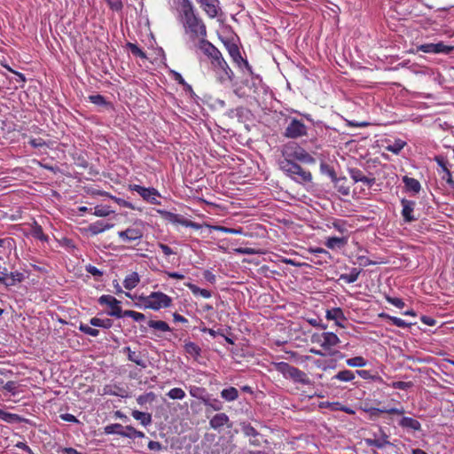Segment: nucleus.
<instances>
[{
    "instance_id": "obj_64",
    "label": "nucleus",
    "mask_w": 454,
    "mask_h": 454,
    "mask_svg": "<svg viewBox=\"0 0 454 454\" xmlns=\"http://www.w3.org/2000/svg\"><path fill=\"white\" fill-rule=\"evenodd\" d=\"M59 417L62 420L67 421V422L79 423V420L76 419V417L70 413H63V414H60Z\"/></svg>"
},
{
    "instance_id": "obj_29",
    "label": "nucleus",
    "mask_w": 454,
    "mask_h": 454,
    "mask_svg": "<svg viewBox=\"0 0 454 454\" xmlns=\"http://www.w3.org/2000/svg\"><path fill=\"white\" fill-rule=\"evenodd\" d=\"M131 415L135 419L139 420L144 427H147L152 423V415L148 412L135 410Z\"/></svg>"
},
{
    "instance_id": "obj_5",
    "label": "nucleus",
    "mask_w": 454,
    "mask_h": 454,
    "mask_svg": "<svg viewBox=\"0 0 454 454\" xmlns=\"http://www.w3.org/2000/svg\"><path fill=\"white\" fill-rule=\"evenodd\" d=\"M140 302L145 309L158 311L169 308L172 305V298L162 292H152L149 295L139 297Z\"/></svg>"
},
{
    "instance_id": "obj_33",
    "label": "nucleus",
    "mask_w": 454,
    "mask_h": 454,
    "mask_svg": "<svg viewBox=\"0 0 454 454\" xmlns=\"http://www.w3.org/2000/svg\"><path fill=\"white\" fill-rule=\"evenodd\" d=\"M356 378L355 372L350 370L340 371L337 374L333 377V380H337L343 382H350Z\"/></svg>"
},
{
    "instance_id": "obj_23",
    "label": "nucleus",
    "mask_w": 454,
    "mask_h": 454,
    "mask_svg": "<svg viewBox=\"0 0 454 454\" xmlns=\"http://www.w3.org/2000/svg\"><path fill=\"white\" fill-rule=\"evenodd\" d=\"M230 421L229 417L223 413H216L210 420L209 425L215 430H220Z\"/></svg>"
},
{
    "instance_id": "obj_59",
    "label": "nucleus",
    "mask_w": 454,
    "mask_h": 454,
    "mask_svg": "<svg viewBox=\"0 0 454 454\" xmlns=\"http://www.w3.org/2000/svg\"><path fill=\"white\" fill-rule=\"evenodd\" d=\"M412 386V382L411 381H394L392 383V387L405 390Z\"/></svg>"
},
{
    "instance_id": "obj_63",
    "label": "nucleus",
    "mask_w": 454,
    "mask_h": 454,
    "mask_svg": "<svg viewBox=\"0 0 454 454\" xmlns=\"http://www.w3.org/2000/svg\"><path fill=\"white\" fill-rule=\"evenodd\" d=\"M29 145L34 148L43 147L46 145L45 141L43 138H31L29 140Z\"/></svg>"
},
{
    "instance_id": "obj_12",
    "label": "nucleus",
    "mask_w": 454,
    "mask_h": 454,
    "mask_svg": "<svg viewBox=\"0 0 454 454\" xmlns=\"http://www.w3.org/2000/svg\"><path fill=\"white\" fill-rule=\"evenodd\" d=\"M98 303L110 307L111 310L107 312L109 316L117 318L122 317L123 311L120 306L121 301H118L115 297L109 294H103L98 298Z\"/></svg>"
},
{
    "instance_id": "obj_61",
    "label": "nucleus",
    "mask_w": 454,
    "mask_h": 454,
    "mask_svg": "<svg viewBox=\"0 0 454 454\" xmlns=\"http://www.w3.org/2000/svg\"><path fill=\"white\" fill-rule=\"evenodd\" d=\"M171 74H172V77L173 79L178 83V84H181L183 86H187L189 89H191V86L189 84L186 83L185 80L184 79V77L181 75V74H179L178 72L176 71H171Z\"/></svg>"
},
{
    "instance_id": "obj_45",
    "label": "nucleus",
    "mask_w": 454,
    "mask_h": 454,
    "mask_svg": "<svg viewBox=\"0 0 454 454\" xmlns=\"http://www.w3.org/2000/svg\"><path fill=\"white\" fill-rule=\"evenodd\" d=\"M242 431L245 434V435L248 436L249 438L261 437V434H259L257 430L250 424H244L242 426Z\"/></svg>"
},
{
    "instance_id": "obj_41",
    "label": "nucleus",
    "mask_w": 454,
    "mask_h": 454,
    "mask_svg": "<svg viewBox=\"0 0 454 454\" xmlns=\"http://www.w3.org/2000/svg\"><path fill=\"white\" fill-rule=\"evenodd\" d=\"M90 325L95 327L110 328L113 322L109 318L102 319L98 317H92L90 321Z\"/></svg>"
},
{
    "instance_id": "obj_32",
    "label": "nucleus",
    "mask_w": 454,
    "mask_h": 454,
    "mask_svg": "<svg viewBox=\"0 0 454 454\" xmlns=\"http://www.w3.org/2000/svg\"><path fill=\"white\" fill-rule=\"evenodd\" d=\"M360 273H361V270H359L357 268H352L350 270L349 273L341 274L340 276V279L343 280L345 283L351 284V283L356 282L358 279Z\"/></svg>"
},
{
    "instance_id": "obj_19",
    "label": "nucleus",
    "mask_w": 454,
    "mask_h": 454,
    "mask_svg": "<svg viewBox=\"0 0 454 454\" xmlns=\"http://www.w3.org/2000/svg\"><path fill=\"white\" fill-rule=\"evenodd\" d=\"M123 352L127 354L128 359L137 365L141 367V369H145L147 367L146 361L143 359V356L139 351H133L129 347H125L123 348Z\"/></svg>"
},
{
    "instance_id": "obj_9",
    "label": "nucleus",
    "mask_w": 454,
    "mask_h": 454,
    "mask_svg": "<svg viewBox=\"0 0 454 454\" xmlns=\"http://www.w3.org/2000/svg\"><path fill=\"white\" fill-rule=\"evenodd\" d=\"M308 134V127L305 123L296 118H290V121L285 129L284 136L288 138L296 139Z\"/></svg>"
},
{
    "instance_id": "obj_57",
    "label": "nucleus",
    "mask_w": 454,
    "mask_h": 454,
    "mask_svg": "<svg viewBox=\"0 0 454 454\" xmlns=\"http://www.w3.org/2000/svg\"><path fill=\"white\" fill-rule=\"evenodd\" d=\"M106 2L113 11L119 12L123 7L121 0H106Z\"/></svg>"
},
{
    "instance_id": "obj_16",
    "label": "nucleus",
    "mask_w": 454,
    "mask_h": 454,
    "mask_svg": "<svg viewBox=\"0 0 454 454\" xmlns=\"http://www.w3.org/2000/svg\"><path fill=\"white\" fill-rule=\"evenodd\" d=\"M348 173L355 183L361 182L369 188H371L376 182L375 177L366 176L361 169L356 168H350Z\"/></svg>"
},
{
    "instance_id": "obj_51",
    "label": "nucleus",
    "mask_w": 454,
    "mask_h": 454,
    "mask_svg": "<svg viewBox=\"0 0 454 454\" xmlns=\"http://www.w3.org/2000/svg\"><path fill=\"white\" fill-rule=\"evenodd\" d=\"M4 421L7 422V423H20V422H22L24 421V419L21 418L20 415L18 414H15V413H10V412H5V416L4 418Z\"/></svg>"
},
{
    "instance_id": "obj_44",
    "label": "nucleus",
    "mask_w": 454,
    "mask_h": 454,
    "mask_svg": "<svg viewBox=\"0 0 454 454\" xmlns=\"http://www.w3.org/2000/svg\"><path fill=\"white\" fill-rule=\"evenodd\" d=\"M126 45L134 56L139 57L140 59H143L147 58L145 52L141 48H139L137 44H135L133 43H127Z\"/></svg>"
},
{
    "instance_id": "obj_21",
    "label": "nucleus",
    "mask_w": 454,
    "mask_h": 454,
    "mask_svg": "<svg viewBox=\"0 0 454 454\" xmlns=\"http://www.w3.org/2000/svg\"><path fill=\"white\" fill-rule=\"evenodd\" d=\"M398 425L403 429L411 430L413 432L421 431L420 422L411 417H403L399 420Z\"/></svg>"
},
{
    "instance_id": "obj_11",
    "label": "nucleus",
    "mask_w": 454,
    "mask_h": 454,
    "mask_svg": "<svg viewBox=\"0 0 454 454\" xmlns=\"http://www.w3.org/2000/svg\"><path fill=\"white\" fill-rule=\"evenodd\" d=\"M373 438L364 439L365 444L368 447H375L377 449H384L386 446L391 445L389 435L385 430L380 427L378 433L372 434Z\"/></svg>"
},
{
    "instance_id": "obj_47",
    "label": "nucleus",
    "mask_w": 454,
    "mask_h": 454,
    "mask_svg": "<svg viewBox=\"0 0 454 454\" xmlns=\"http://www.w3.org/2000/svg\"><path fill=\"white\" fill-rule=\"evenodd\" d=\"M131 317L137 322L143 321L145 319V316L143 313L135 310H124L122 313V317Z\"/></svg>"
},
{
    "instance_id": "obj_58",
    "label": "nucleus",
    "mask_w": 454,
    "mask_h": 454,
    "mask_svg": "<svg viewBox=\"0 0 454 454\" xmlns=\"http://www.w3.org/2000/svg\"><path fill=\"white\" fill-rule=\"evenodd\" d=\"M391 323L394 325H395L397 327H401V328H407V327H410L412 325L411 323H407L404 320H403L402 318H399L396 317H394V318L391 319Z\"/></svg>"
},
{
    "instance_id": "obj_49",
    "label": "nucleus",
    "mask_w": 454,
    "mask_h": 454,
    "mask_svg": "<svg viewBox=\"0 0 454 454\" xmlns=\"http://www.w3.org/2000/svg\"><path fill=\"white\" fill-rule=\"evenodd\" d=\"M123 429H124V427H122V425L115 423V424H111V425L106 426L104 428V432L106 434H118V432H122Z\"/></svg>"
},
{
    "instance_id": "obj_20",
    "label": "nucleus",
    "mask_w": 454,
    "mask_h": 454,
    "mask_svg": "<svg viewBox=\"0 0 454 454\" xmlns=\"http://www.w3.org/2000/svg\"><path fill=\"white\" fill-rule=\"evenodd\" d=\"M348 241V236L342 237H329L325 241V245L327 248L334 250L340 249L346 247Z\"/></svg>"
},
{
    "instance_id": "obj_14",
    "label": "nucleus",
    "mask_w": 454,
    "mask_h": 454,
    "mask_svg": "<svg viewBox=\"0 0 454 454\" xmlns=\"http://www.w3.org/2000/svg\"><path fill=\"white\" fill-rule=\"evenodd\" d=\"M196 2L210 19L217 17L221 11L219 0H196Z\"/></svg>"
},
{
    "instance_id": "obj_39",
    "label": "nucleus",
    "mask_w": 454,
    "mask_h": 454,
    "mask_svg": "<svg viewBox=\"0 0 454 454\" xmlns=\"http://www.w3.org/2000/svg\"><path fill=\"white\" fill-rule=\"evenodd\" d=\"M31 234L34 238L42 241H46L48 239V237L43 233L42 226L36 222H35L32 226Z\"/></svg>"
},
{
    "instance_id": "obj_24",
    "label": "nucleus",
    "mask_w": 454,
    "mask_h": 454,
    "mask_svg": "<svg viewBox=\"0 0 454 454\" xmlns=\"http://www.w3.org/2000/svg\"><path fill=\"white\" fill-rule=\"evenodd\" d=\"M158 213L164 220L175 224L183 225V222H184L185 220V218L183 215L167 210L160 209L158 210Z\"/></svg>"
},
{
    "instance_id": "obj_22",
    "label": "nucleus",
    "mask_w": 454,
    "mask_h": 454,
    "mask_svg": "<svg viewBox=\"0 0 454 454\" xmlns=\"http://www.w3.org/2000/svg\"><path fill=\"white\" fill-rule=\"evenodd\" d=\"M366 411L370 414L371 417H377L380 413L403 415L405 412V411L403 407L389 408V409L371 407V408L367 409Z\"/></svg>"
},
{
    "instance_id": "obj_28",
    "label": "nucleus",
    "mask_w": 454,
    "mask_h": 454,
    "mask_svg": "<svg viewBox=\"0 0 454 454\" xmlns=\"http://www.w3.org/2000/svg\"><path fill=\"white\" fill-rule=\"evenodd\" d=\"M140 282V278L137 272H131L127 275L123 280V286L127 290H132Z\"/></svg>"
},
{
    "instance_id": "obj_48",
    "label": "nucleus",
    "mask_w": 454,
    "mask_h": 454,
    "mask_svg": "<svg viewBox=\"0 0 454 454\" xmlns=\"http://www.w3.org/2000/svg\"><path fill=\"white\" fill-rule=\"evenodd\" d=\"M311 254H315L316 256L323 255L322 257L325 259V262H326V259H332L331 254L322 247H316V248H309V250Z\"/></svg>"
},
{
    "instance_id": "obj_60",
    "label": "nucleus",
    "mask_w": 454,
    "mask_h": 454,
    "mask_svg": "<svg viewBox=\"0 0 454 454\" xmlns=\"http://www.w3.org/2000/svg\"><path fill=\"white\" fill-rule=\"evenodd\" d=\"M85 270L94 277H102L103 276V272L99 269H98L96 266L91 265V264L87 265L85 267Z\"/></svg>"
},
{
    "instance_id": "obj_3",
    "label": "nucleus",
    "mask_w": 454,
    "mask_h": 454,
    "mask_svg": "<svg viewBox=\"0 0 454 454\" xmlns=\"http://www.w3.org/2000/svg\"><path fill=\"white\" fill-rule=\"evenodd\" d=\"M274 370L283 375L285 379L291 380L294 383L301 385H312V380L308 374L297 367H294L286 362H273L271 363Z\"/></svg>"
},
{
    "instance_id": "obj_4",
    "label": "nucleus",
    "mask_w": 454,
    "mask_h": 454,
    "mask_svg": "<svg viewBox=\"0 0 454 454\" xmlns=\"http://www.w3.org/2000/svg\"><path fill=\"white\" fill-rule=\"evenodd\" d=\"M280 168L294 181L299 184L310 183L312 174L289 159H283L279 161Z\"/></svg>"
},
{
    "instance_id": "obj_35",
    "label": "nucleus",
    "mask_w": 454,
    "mask_h": 454,
    "mask_svg": "<svg viewBox=\"0 0 454 454\" xmlns=\"http://www.w3.org/2000/svg\"><path fill=\"white\" fill-rule=\"evenodd\" d=\"M333 228H334L340 234H345L348 232V228L350 225L347 223V221L343 219H335L332 223Z\"/></svg>"
},
{
    "instance_id": "obj_46",
    "label": "nucleus",
    "mask_w": 454,
    "mask_h": 454,
    "mask_svg": "<svg viewBox=\"0 0 454 454\" xmlns=\"http://www.w3.org/2000/svg\"><path fill=\"white\" fill-rule=\"evenodd\" d=\"M155 399V394L153 392H148L144 395H140L137 398V402L139 405H144L146 403H152Z\"/></svg>"
},
{
    "instance_id": "obj_1",
    "label": "nucleus",
    "mask_w": 454,
    "mask_h": 454,
    "mask_svg": "<svg viewBox=\"0 0 454 454\" xmlns=\"http://www.w3.org/2000/svg\"><path fill=\"white\" fill-rule=\"evenodd\" d=\"M179 20L184 33L192 41L203 40L207 37V27L202 18L190 0H182L180 4Z\"/></svg>"
},
{
    "instance_id": "obj_40",
    "label": "nucleus",
    "mask_w": 454,
    "mask_h": 454,
    "mask_svg": "<svg viewBox=\"0 0 454 454\" xmlns=\"http://www.w3.org/2000/svg\"><path fill=\"white\" fill-rule=\"evenodd\" d=\"M406 145V142L402 139H396L392 144L387 146V150L395 154H398L403 147Z\"/></svg>"
},
{
    "instance_id": "obj_26",
    "label": "nucleus",
    "mask_w": 454,
    "mask_h": 454,
    "mask_svg": "<svg viewBox=\"0 0 454 454\" xmlns=\"http://www.w3.org/2000/svg\"><path fill=\"white\" fill-rule=\"evenodd\" d=\"M403 182L407 191L412 192L413 193L419 192V191L421 189V185H420V183L417 179L404 176L403 177Z\"/></svg>"
},
{
    "instance_id": "obj_36",
    "label": "nucleus",
    "mask_w": 454,
    "mask_h": 454,
    "mask_svg": "<svg viewBox=\"0 0 454 454\" xmlns=\"http://www.w3.org/2000/svg\"><path fill=\"white\" fill-rule=\"evenodd\" d=\"M189 393H190V395L192 397H195L197 399L201 400L202 403H204V400L207 399L205 397V395H206V389L204 387H198V386H190L189 387Z\"/></svg>"
},
{
    "instance_id": "obj_56",
    "label": "nucleus",
    "mask_w": 454,
    "mask_h": 454,
    "mask_svg": "<svg viewBox=\"0 0 454 454\" xmlns=\"http://www.w3.org/2000/svg\"><path fill=\"white\" fill-rule=\"evenodd\" d=\"M89 99L91 103L98 105V106H104L106 104V100L105 97H103L102 95H99V94L90 95L89 97Z\"/></svg>"
},
{
    "instance_id": "obj_31",
    "label": "nucleus",
    "mask_w": 454,
    "mask_h": 454,
    "mask_svg": "<svg viewBox=\"0 0 454 454\" xmlns=\"http://www.w3.org/2000/svg\"><path fill=\"white\" fill-rule=\"evenodd\" d=\"M220 395L227 402H233L239 398V391L234 387L223 389Z\"/></svg>"
},
{
    "instance_id": "obj_42",
    "label": "nucleus",
    "mask_w": 454,
    "mask_h": 454,
    "mask_svg": "<svg viewBox=\"0 0 454 454\" xmlns=\"http://www.w3.org/2000/svg\"><path fill=\"white\" fill-rule=\"evenodd\" d=\"M185 392L180 387L171 388L168 393L167 396L172 400H182L185 397Z\"/></svg>"
},
{
    "instance_id": "obj_25",
    "label": "nucleus",
    "mask_w": 454,
    "mask_h": 454,
    "mask_svg": "<svg viewBox=\"0 0 454 454\" xmlns=\"http://www.w3.org/2000/svg\"><path fill=\"white\" fill-rule=\"evenodd\" d=\"M435 161L442 168L444 173L442 179L445 180L454 189V181L452 179L451 172L447 166V162L442 157H436Z\"/></svg>"
},
{
    "instance_id": "obj_55",
    "label": "nucleus",
    "mask_w": 454,
    "mask_h": 454,
    "mask_svg": "<svg viewBox=\"0 0 454 454\" xmlns=\"http://www.w3.org/2000/svg\"><path fill=\"white\" fill-rule=\"evenodd\" d=\"M214 229H215L221 232L227 233V234H241L242 233L241 228L233 229V228L225 227V226H215Z\"/></svg>"
},
{
    "instance_id": "obj_8",
    "label": "nucleus",
    "mask_w": 454,
    "mask_h": 454,
    "mask_svg": "<svg viewBox=\"0 0 454 454\" xmlns=\"http://www.w3.org/2000/svg\"><path fill=\"white\" fill-rule=\"evenodd\" d=\"M284 159L297 160L304 163L313 164L315 159L296 143H288L282 149Z\"/></svg>"
},
{
    "instance_id": "obj_6",
    "label": "nucleus",
    "mask_w": 454,
    "mask_h": 454,
    "mask_svg": "<svg viewBox=\"0 0 454 454\" xmlns=\"http://www.w3.org/2000/svg\"><path fill=\"white\" fill-rule=\"evenodd\" d=\"M121 242L127 245H138L144 236V223L142 221H136L123 231L117 232Z\"/></svg>"
},
{
    "instance_id": "obj_13",
    "label": "nucleus",
    "mask_w": 454,
    "mask_h": 454,
    "mask_svg": "<svg viewBox=\"0 0 454 454\" xmlns=\"http://www.w3.org/2000/svg\"><path fill=\"white\" fill-rule=\"evenodd\" d=\"M129 190L137 192L145 200L152 204H160L157 200V197L160 196V193L155 188H146L138 184H130Z\"/></svg>"
},
{
    "instance_id": "obj_52",
    "label": "nucleus",
    "mask_w": 454,
    "mask_h": 454,
    "mask_svg": "<svg viewBox=\"0 0 454 454\" xmlns=\"http://www.w3.org/2000/svg\"><path fill=\"white\" fill-rule=\"evenodd\" d=\"M386 301L388 303L395 306L398 309H403L405 305L404 301L401 298H397V297H392V296L387 295Z\"/></svg>"
},
{
    "instance_id": "obj_53",
    "label": "nucleus",
    "mask_w": 454,
    "mask_h": 454,
    "mask_svg": "<svg viewBox=\"0 0 454 454\" xmlns=\"http://www.w3.org/2000/svg\"><path fill=\"white\" fill-rule=\"evenodd\" d=\"M3 388L6 390L7 392L11 393L12 395H16L18 393V387L17 383L13 380L7 381L4 386Z\"/></svg>"
},
{
    "instance_id": "obj_37",
    "label": "nucleus",
    "mask_w": 454,
    "mask_h": 454,
    "mask_svg": "<svg viewBox=\"0 0 454 454\" xmlns=\"http://www.w3.org/2000/svg\"><path fill=\"white\" fill-rule=\"evenodd\" d=\"M148 326L151 328H153L155 330H159L160 332H170L171 331V328L169 327L168 323H166L165 321H162V320H149Z\"/></svg>"
},
{
    "instance_id": "obj_15",
    "label": "nucleus",
    "mask_w": 454,
    "mask_h": 454,
    "mask_svg": "<svg viewBox=\"0 0 454 454\" xmlns=\"http://www.w3.org/2000/svg\"><path fill=\"white\" fill-rule=\"evenodd\" d=\"M418 51L425 53H450L453 47L444 44L442 42L437 43H424L417 46Z\"/></svg>"
},
{
    "instance_id": "obj_43",
    "label": "nucleus",
    "mask_w": 454,
    "mask_h": 454,
    "mask_svg": "<svg viewBox=\"0 0 454 454\" xmlns=\"http://www.w3.org/2000/svg\"><path fill=\"white\" fill-rule=\"evenodd\" d=\"M346 364L350 367H364L367 364V361L363 356H355L347 359Z\"/></svg>"
},
{
    "instance_id": "obj_30",
    "label": "nucleus",
    "mask_w": 454,
    "mask_h": 454,
    "mask_svg": "<svg viewBox=\"0 0 454 454\" xmlns=\"http://www.w3.org/2000/svg\"><path fill=\"white\" fill-rule=\"evenodd\" d=\"M113 227V224L104 223L102 221H97L89 226V231L93 235H98Z\"/></svg>"
},
{
    "instance_id": "obj_2",
    "label": "nucleus",
    "mask_w": 454,
    "mask_h": 454,
    "mask_svg": "<svg viewBox=\"0 0 454 454\" xmlns=\"http://www.w3.org/2000/svg\"><path fill=\"white\" fill-rule=\"evenodd\" d=\"M198 48L210 60L211 67L221 82H231L234 74L221 51L208 40H200Z\"/></svg>"
},
{
    "instance_id": "obj_50",
    "label": "nucleus",
    "mask_w": 454,
    "mask_h": 454,
    "mask_svg": "<svg viewBox=\"0 0 454 454\" xmlns=\"http://www.w3.org/2000/svg\"><path fill=\"white\" fill-rule=\"evenodd\" d=\"M79 330L85 334H88L92 337H97L99 334V331L96 328H92L87 325L81 324L79 326Z\"/></svg>"
},
{
    "instance_id": "obj_62",
    "label": "nucleus",
    "mask_w": 454,
    "mask_h": 454,
    "mask_svg": "<svg viewBox=\"0 0 454 454\" xmlns=\"http://www.w3.org/2000/svg\"><path fill=\"white\" fill-rule=\"evenodd\" d=\"M93 214L96 216L105 217L110 214V210L105 207H96Z\"/></svg>"
},
{
    "instance_id": "obj_38",
    "label": "nucleus",
    "mask_w": 454,
    "mask_h": 454,
    "mask_svg": "<svg viewBox=\"0 0 454 454\" xmlns=\"http://www.w3.org/2000/svg\"><path fill=\"white\" fill-rule=\"evenodd\" d=\"M184 351L192 357H198L200 355V348L194 342H186L184 346Z\"/></svg>"
},
{
    "instance_id": "obj_27",
    "label": "nucleus",
    "mask_w": 454,
    "mask_h": 454,
    "mask_svg": "<svg viewBox=\"0 0 454 454\" xmlns=\"http://www.w3.org/2000/svg\"><path fill=\"white\" fill-rule=\"evenodd\" d=\"M118 434L130 439L145 437V434L143 432L137 430L132 426H126L122 432H118Z\"/></svg>"
},
{
    "instance_id": "obj_17",
    "label": "nucleus",
    "mask_w": 454,
    "mask_h": 454,
    "mask_svg": "<svg viewBox=\"0 0 454 454\" xmlns=\"http://www.w3.org/2000/svg\"><path fill=\"white\" fill-rule=\"evenodd\" d=\"M401 204L403 207L402 209V216L405 223H411L416 221L418 218L414 216L413 211L415 207V201L409 200L406 199H403L401 200Z\"/></svg>"
},
{
    "instance_id": "obj_54",
    "label": "nucleus",
    "mask_w": 454,
    "mask_h": 454,
    "mask_svg": "<svg viewBox=\"0 0 454 454\" xmlns=\"http://www.w3.org/2000/svg\"><path fill=\"white\" fill-rule=\"evenodd\" d=\"M204 405L207 407H210L214 411H220L223 408V405L220 401L215 399L213 401H210L209 399L204 400Z\"/></svg>"
},
{
    "instance_id": "obj_10",
    "label": "nucleus",
    "mask_w": 454,
    "mask_h": 454,
    "mask_svg": "<svg viewBox=\"0 0 454 454\" xmlns=\"http://www.w3.org/2000/svg\"><path fill=\"white\" fill-rule=\"evenodd\" d=\"M223 45L225 46L229 55L231 56L232 61L239 66L243 64L245 67L250 74H253L252 67L249 65L247 59H244L240 54L239 48L238 44L230 39H221Z\"/></svg>"
},
{
    "instance_id": "obj_18",
    "label": "nucleus",
    "mask_w": 454,
    "mask_h": 454,
    "mask_svg": "<svg viewBox=\"0 0 454 454\" xmlns=\"http://www.w3.org/2000/svg\"><path fill=\"white\" fill-rule=\"evenodd\" d=\"M325 317L328 320L335 321L336 325L344 328L341 322L347 320L343 310L340 308H333L326 310Z\"/></svg>"
},
{
    "instance_id": "obj_7",
    "label": "nucleus",
    "mask_w": 454,
    "mask_h": 454,
    "mask_svg": "<svg viewBox=\"0 0 454 454\" xmlns=\"http://www.w3.org/2000/svg\"><path fill=\"white\" fill-rule=\"evenodd\" d=\"M310 340L312 343L318 344L330 356L335 354L333 348L340 342L337 334L332 332L315 333L311 335Z\"/></svg>"
},
{
    "instance_id": "obj_34",
    "label": "nucleus",
    "mask_w": 454,
    "mask_h": 454,
    "mask_svg": "<svg viewBox=\"0 0 454 454\" xmlns=\"http://www.w3.org/2000/svg\"><path fill=\"white\" fill-rule=\"evenodd\" d=\"M185 286L190 289V291L194 295H200L206 299L210 298L212 295L211 292L209 290L200 288L199 286H197L196 285H194L192 283H187V284H185Z\"/></svg>"
}]
</instances>
